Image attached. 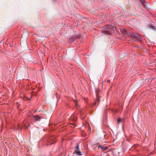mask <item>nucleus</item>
<instances>
[{
	"instance_id": "f3484780",
	"label": "nucleus",
	"mask_w": 156,
	"mask_h": 156,
	"mask_svg": "<svg viewBox=\"0 0 156 156\" xmlns=\"http://www.w3.org/2000/svg\"><path fill=\"white\" fill-rule=\"evenodd\" d=\"M97 101L96 100L94 102V104L95 105H96V102H97Z\"/></svg>"
},
{
	"instance_id": "f257e3e1",
	"label": "nucleus",
	"mask_w": 156,
	"mask_h": 156,
	"mask_svg": "<svg viewBox=\"0 0 156 156\" xmlns=\"http://www.w3.org/2000/svg\"><path fill=\"white\" fill-rule=\"evenodd\" d=\"M129 39L131 41H136L140 42L141 41V37L136 32H133L130 34L129 36Z\"/></svg>"
},
{
	"instance_id": "7ed1b4c3",
	"label": "nucleus",
	"mask_w": 156,
	"mask_h": 156,
	"mask_svg": "<svg viewBox=\"0 0 156 156\" xmlns=\"http://www.w3.org/2000/svg\"><path fill=\"white\" fill-rule=\"evenodd\" d=\"M55 137L54 136H50L47 140L48 144L47 145H51L54 144L55 141Z\"/></svg>"
},
{
	"instance_id": "dca6fc26",
	"label": "nucleus",
	"mask_w": 156,
	"mask_h": 156,
	"mask_svg": "<svg viewBox=\"0 0 156 156\" xmlns=\"http://www.w3.org/2000/svg\"><path fill=\"white\" fill-rule=\"evenodd\" d=\"M105 156H110V155H109V154L107 153H106V155Z\"/></svg>"
},
{
	"instance_id": "2eb2a0df",
	"label": "nucleus",
	"mask_w": 156,
	"mask_h": 156,
	"mask_svg": "<svg viewBox=\"0 0 156 156\" xmlns=\"http://www.w3.org/2000/svg\"><path fill=\"white\" fill-rule=\"evenodd\" d=\"M71 125H73L74 126V127H75L76 126V125H75V123H71Z\"/></svg>"
},
{
	"instance_id": "f03ea898",
	"label": "nucleus",
	"mask_w": 156,
	"mask_h": 156,
	"mask_svg": "<svg viewBox=\"0 0 156 156\" xmlns=\"http://www.w3.org/2000/svg\"><path fill=\"white\" fill-rule=\"evenodd\" d=\"M113 27L112 26L108 25L104 27V29L102 31V32L103 33L112 35L113 33Z\"/></svg>"
},
{
	"instance_id": "9d476101",
	"label": "nucleus",
	"mask_w": 156,
	"mask_h": 156,
	"mask_svg": "<svg viewBox=\"0 0 156 156\" xmlns=\"http://www.w3.org/2000/svg\"><path fill=\"white\" fill-rule=\"evenodd\" d=\"M33 117L36 119V121H39L41 119L40 117L38 115L34 116Z\"/></svg>"
},
{
	"instance_id": "4468645a",
	"label": "nucleus",
	"mask_w": 156,
	"mask_h": 156,
	"mask_svg": "<svg viewBox=\"0 0 156 156\" xmlns=\"http://www.w3.org/2000/svg\"><path fill=\"white\" fill-rule=\"evenodd\" d=\"M122 32L124 34L126 33V30L125 29H123L122 30Z\"/></svg>"
},
{
	"instance_id": "1a4fd4ad",
	"label": "nucleus",
	"mask_w": 156,
	"mask_h": 156,
	"mask_svg": "<svg viewBox=\"0 0 156 156\" xmlns=\"http://www.w3.org/2000/svg\"><path fill=\"white\" fill-rule=\"evenodd\" d=\"M99 148H101L103 151H105L107 149L108 147H104L103 146L100 145L99 146Z\"/></svg>"
},
{
	"instance_id": "0eeeda50",
	"label": "nucleus",
	"mask_w": 156,
	"mask_h": 156,
	"mask_svg": "<svg viewBox=\"0 0 156 156\" xmlns=\"http://www.w3.org/2000/svg\"><path fill=\"white\" fill-rule=\"evenodd\" d=\"M140 0L141 1V2L143 4L145 8H146L147 7V2L146 1H145V0Z\"/></svg>"
},
{
	"instance_id": "39448f33",
	"label": "nucleus",
	"mask_w": 156,
	"mask_h": 156,
	"mask_svg": "<svg viewBox=\"0 0 156 156\" xmlns=\"http://www.w3.org/2000/svg\"><path fill=\"white\" fill-rule=\"evenodd\" d=\"M107 153L109 154L110 156H113L115 154V150L114 149H111Z\"/></svg>"
},
{
	"instance_id": "423d86ee",
	"label": "nucleus",
	"mask_w": 156,
	"mask_h": 156,
	"mask_svg": "<svg viewBox=\"0 0 156 156\" xmlns=\"http://www.w3.org/2000/svg\"><path fill=\"white\" fill-rule=\"evenodd\" d=\"M69 119L73 121V122H75L77 119V117L74 115H72L70 117Z\"/></svg>"
},
{
	"instance_id": "ddd939ff",
	"label": "nucleus",
	"mask_w": 156,
	"mask_h": 156,
	"mask_svg": "<svg viewBox=\"0 0 156 156\" xmlns=\"http://www.w3.org/2000/svg\"><path fill=\"white\" fill-rule=\"evenodd\" d=\"M74 100V102L75 103V106L76 107H77V106H78V104H77V102L76 100ZM78 106H80L79 105H78Z\"/></svg>"
},
{
	"instance_id": "20e7f679",
	"label": "nucleus",
	"mask_w": 156,
	"mask_h": 156,
	"mask_svg": "<svg viewBox=\"0 0 156 156\" xmlns=\"http://www.w3.org/2000/svg\"><path fill=\"white\" fill-rule=\"evenodd\" d=\"M80 35H79L73 36L69 38V41L70 42H73L75 40H76V39L79 38H80Z\"/></svg>"
},
{
	"instance_id": "6e6552de",
	"label": "nucleus",
	"mask_w": 156,
	"mask_h": 156,
	"mask_svg": "<svg viewBox=\"0 0 156 156\" xmlns=\"http://www.w3.org/2000/svg\"><path fill=\"white\" fill-rule=\"evenodd\" d=\"M73 154H75L76 155H79L80 156L82 155V154L81 153V152L80 151H74Z\"/></svg>"
},
{
	"instance_id": "9b49d317",
	"label": "nucleus",
	"mask_w": 156,
	"mask_h": 156,
	"mask_svg": "<svg viewBox=\"0 0 156 156\" xmlns=\"http://www.w3.org/2000/svg\"><path fill=\"white\" fill-rule=\"evenodd\" d=\"M80 149L79 148V144H77L76 146L75 147L74 151H80Z\"/></svg>"
},
{
	"instance_id": "a211bd4d",
	"label": "nucleus",
	"mask_w": 156,
	"mask_h": 156,
	"mask_svg": "<svg viewBox=\"0 0 156 156\" xmlns=\"http://www.w3.org/2000/svg\"><path fill=\"white\" fill-rule=\"evenodd\" d=\"M108 82H110V80H108Z\"/></svg>"
},
{
	"instance_id": "f8f14e48",
	"label": "nucleus",
	"mask_w": 156,
	"mask_h": 156,
	"mask_svg": "<svg viewBox=\"0 0 156 156\" xmlns=\"http://www.w3.org/2000/svg\"><path fill=\"white\" fill-rule=\"evenodd\" d=\"M123 119L121 118H119L117 119V122H120L122 121Z\"/></svg>"
}]
</instances>
